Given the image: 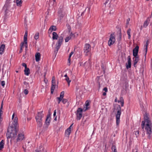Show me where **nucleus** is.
Instances as JSON below:
<instances>
[{"label":"nucleus","mask_w":152,"mask_h":152,"mask_svg":"<svg viewBox=\"0 0 152 152\" xmlns=\"http://www.w3.org/2000/svg\"><path fill=\"white\" fill-rule=\"evenodd\" d=\"M149 115L145 113L144 117V121L142 122L141 127L142 129L145 127L146 134L148 135V138L150 139L152 134V124L150 120Z\"/></svg>","instance_id":"f257e3e1"},{"label":"nucleus","mask_w":152,"mask_h":152,"mask_svg":"<svg viewBox=\"0 0 152 152\" xmlns=\"http://www.w3.org/2000/svg\"><path fill=\"white\" fill-rule=\"evenodd\" d=\"M17 135L16 129L13 127H10L8 128L7 133V137L8 139L10 138H14Z\"/></svg>","instance_id":"f03ea898"},{"label":"nucleus","mask_w":152,"mask_h":152,"mask_svg":"<svg viewBox=\"0 0 152 152\" xmlns=\"http://www.w3.org/2000/svg\"><path fill=\"white\" fill-rule=\"evenodd\" d=\"M44 116V114L43 113V111H42L37 113L35 116L36 121L37 123L38 126L41 127L42 124V118Z\"/></svg>","instance_id":"7ed1b4c3"},{"label":"nucleus","mask_w":152,"mask_h":152,"mask_svg":"<svg viewBox=\"0 0 152 152\" xmlns=\"http://www.w3.org/2000/svg\"><path fill=\"white\" fill-rule=\"evenodd\" d=\"M117 109L118 110L117 113L115 114L116 119V125L118 126L120 122V117L121 114V108L119 105H118Z\"/></svg>","instance_id":"20e7f679"},{"label":"nucleus","mask_w":152,"mask_h":152,"mask_svg":"<svg viewBox=\"0 0 152 152\" xmlns=\"http://www.w3.org/2000/svg\"><path fill=\"white\" fill-rule=\"evenodd\" d=\"M115 41V35L114 34H111L110 36L109 40L108 41V44L109 46L113 45Z\"/></svg>","instance_id":"39448f33"},{"label":"nucleus","mask_w":152,"mask_h":152,"mask_svg":"<svg viewBox=\"0 0 152 152\" xmlns=\"http://www.w3.org/2000/svg\"><path fill=\"white\" fill-rule=\"evenodd\" d=\"M83 109L80 108H78L76 115H77V120H79L81 118L82 116V112Z\"/></svg>","instance_id":"423d86ee"},{"label":"nucleus","mask_w":152,"mask_h":152,"mask_svg":"<svg viewBox=\"0 0 152 152\" xmlns=\"http://www.w3.org/2000/svg\"><path fill=\"white\" fill-rule=\"evenodd\" d=\"M91 47L89 44H86L85 45L83 50L84 52L86 53V55H87V53L91 51Z\"/></svg>","instance_id":"0eeeda50"},{"label":"nucleus","mask_w":152,"mask_h":152,"mask_svg":"<svg viewBox=\"0 0 152 152\" xmlns=\"http://www.w3.org/2000/svg\"><path fill=\"white\" fill-rule=\"evenodd\" d=\"M150 17H148L145 20L144 22L143 26H141L140 27V29L141 30L142 28H146L148 25L151 20Z\"/></svg>","instance_id":"6e6552de"},{"label":"nucleus","mask_w":152,"mask_h":152,"mask_svg":"<svg viewBox=\"0 0 152 152\" xmlns=\"http://www.w3.org/2000/svg\"><path fill=\"white\" fill-rule=\"evenodd\" d=\"M24 135L23 133H19L17 136V141L20 142L25 139Z\"/></svg>","instance_id":"1a4fd4ad"},{"label":"nucleus","mask_w":152,"mask_h":152,"mask_svg":"<svg viewBox=\"0 0 152 152\" xmlns=\"http://www.w3.org/2000/svg\"><path fill=\"white\" fill-rule=\"evenodd\" d=\"M27 31H26L25 32L24 37V40L25 43V47L26 49L25 50L26 51L27 50L28 48V44H27Z\"/></svg>","instance_id":"9d476101"},{"label":"nucleus","mask_w":152,"mask_h":152,"mask_svg":"<svg viewBox=\"0 0 152 152\" xmlns=\"http://www.w3.org/2000/svg\"><path fill=\"white\" fill-rule=\"evenodd\" d=\"M18 125V118L17 117H15L12 123V127H13L15 129H16Z\"/></svg>","instance_id":"9b49d317"},{"label":"nucleus","mask_w":152,"mask_h":152,"mask_svg":"<svg viewBox=\"0 0 152 152\" xmlns=\"http://www.w3.org/2000/svg\"><path fill=\"white\" fill-rule=\"evenodd\" d=\"M139 47L138 46H137L133 50V55L134 56H138V53L139 51Z\"/></svg>","instance_id":"f8f14e48"},{"label":"nucleus","mask_w":152,"mask_h":152,"mask_svg":"<svg viewBox=\"0 0 152 152\" xmlns=\"http://www.w3.org/2000/svg\"><path fill=\"white\" fill-rule=\"evenodd\" d=\"M35 152H47V151L42 145H41L39 148L35 151Z\"/></svg>","instance_id":"ddd939ff"},{"label":"nucleus","mask_w":152,"mask_h":152,"mask_svg":"<svg viewBox=\"0 0 152 152\" xmlns=\"http://www.w3.org/2000/svg\"><path fill=\"white\" fill-rule=\"evenodd\" d=\"M128 63L126 64V66L127 69L130 68L131 67V58L130 56L128 57Z\"/></svg>","instance_id":"4468645a"},{"label":"nucleus","mask_w":152,"mask_h":152,"mask_svg":"<svg viewBox=\"0 0 152 152\" xmlns=\"http://www.w3.org/2000/svg\"><path fill=\"white\" fill-rule=\"evenodd\" d=\"M73 124H72L66 130L65 132V134L66 136L67 137H69V135H70L71 133V127L72 125Z\"/></svg>","instance_id":"2eb2a0df"},{"label":"nucleus","mask_w":152,"mask_h":152,"mask_svg":"<svg viewBox=\"0 0 152 152\" xmlns=\"http://www.w3.org/2000/svg\"><path fill=\"white\" fill-rule=\"evenodd\" d=\"M64 15L65 13L63 12L62 9H59L58 12V15L61 18H63L64 17Z\"/></svg>","instance_id":"dca6fc26"},{"label":"nucleus","mask_w":152,"mask_h":152,"mask_svg":"<svg viewBox=\"0 0 152 152\" xmlns=\"http://www.w3.org/2000/svg\"><path fill=\"white\" fill-rule=\"evenodd\" d=\"M40 54L39 53H37L35 55V60L37 62L39 61L40 59Z\"/></svg>","instance_id":"f3484780"},{"label":"nucleus","mask_w":152,"mask_h":152,"mask_svg":"<svg viewBox=\"0 0 152 152\" xmlns=\"http://www.w3.org/2000/svg\"><path fill=\"white\" fill-rule=\"evenodd\" d=\"M5 46L4 44H2L0 46V54H3L4 51Z\"/></svg>","instance_id":"a211bd4d"},{"label":"nucleus","mask_w":152,"mask_h":152,"mask_svg":"<svg viewBox=\"0 0 152 152\" xmlns=\"http://www.w3.org/2000/svg\"><path fill=\"white\" fill-rule=\"evenodd\" d=\"M52 39L53 40L57 39L58 37V36L56 32H53L52 34Z\"/></svg>","instance_id":"6ab92c4d"},{"label":"nucleus","mask_w":152,"mask_h":152,"mask_svg":"<svg viewBox=\"0 0 152 152\" xmlns=\"http://www.w3.org/2000/svg\"><path fill=\"white\" fill-rule=\"evenodd\" d=\"M61 44L57 43L56 44V50L54 51V53H56V54L58 53L59 49L60 48Z\"/></svg>","instance_id":"aec40b11"},{"label":"nucleus","mask_w":152,"mask_h":152,"mask_svg":"<svg viewBox=\"0 0 152 152\" xmlns=\"http://www.w3.org/2000/svg\"><path fill=\"white\" fill-rule=\"evenodd\" d=\"M4 140H2L0 142V150H1L4 148Z\"/></svg>","instance_id":"412c9836"},{"label":"nucleus","mask_w":152,"mask_h":152,"mask_svg":"<svg viewBox=\"0 0 152 152\" xmlns=\"http://www.w3.org/2000/svg\"><path fill=\"white\" fill-rule=\"evenodd\" d=\"M57 29L56 27L55 26H52L50 27L49 29V31L51 32L53 31H56Z\"/></svg>","instance_id":"4be33fe9"},{"label":"nucleus","mask_w":152,"mask_h":152,"mask_svg":"<svg viewBox=\"0 0 152 152\" xmlns=\"http://www.w3.org/2000/svg\"><path fill=\"white\" fill-rule=\"evenodd\" d=\"M149 42L148 40H147L146 41V43L145 45V56L147 54V50H148V43Z\"/></svg>","instance_id":"5701e85b"},{"label":"nucleus","mask_w":152,"mask_h":152,"mask_svg":"<svg viewBox=\"0 0 152 152\" xmlns=\"http://www.w3.org/2000/svg\"><path fill=\"white\" fill-rule=\"evenodd\" d=\"M25 74L27 75L28 76L30 74V72L29 69L28 68L25 69L24 70Z\"/></svg>","instance_id":"b1692460"},{"label":"nucleus","mask_w":152,"mask_h":152,"mask_svg":"<svg viewBox=\"0 0 152 152\" xmlns=\"http://www.w3.org/2000/svg\"><path fill=\"white\" fill-rule=\"evenodd\" d=\"M16 5L18 6L21 7L22 4L21 0H16Z\"/></svg>","instance_id":"393cba45"},{"label":"nucleus","mask_w":152,"mask_h":152,"mask_svg":"<svg viewBox=\"0 0 152 152\" xmlns=\"http://www.w3.org/2000/svg\"><path fill=\"white\" fill-rule=\"evenodd\" d=\"M50 116H48L47 117L46 121H45V123L46 124L48 125L49 124L50 122Z\"/></svg>","instance_id":"a878e982"},{"label":"nucleus","mask_w":152,"mask_h":152,"mask_svg":"<svg viewBox=\"0 0 152 152\" xmlns=\"http://www.w3.org/2000/svg\"><path fill=\"white\" fill-rule=\"evenodd\" d=\"M118 103L120 102L121 103V107H123L124 105V99L122 97H121L120 99V100L118 101Z\"/></svg>","instance_id":"bb28decb"},{"label":"nucleus","mask_w":152,"mask_h":152,"mask_svg":"<svg viewBox=\"0 0 152 152\" xmlns=\"http://www.w3.org/2000/svg\"><path fill=\"white\" fill-rule=\"evenodd\" d=\"M135 57V59L134 61V65L135 66V65L139 61V57L138 56H134Z\"/></svg>","instance_id":"cd10ccee"},{"label":"nucleus","mask_w":152,"mask_h":152,"mask_svg":"<svg viewBox=\"0 0 152 152\" xmlns=\"http://www.w3.org/2000/svg\"><path fill=\"white\" fill-rule=\"evenodd\" d=\"M56 86L55 84H52L51 88V93L53 94L54 92Z\"/></svg>","instance_id":"c85d7f7f"},{"label":"nucleus","mask_w":152,"mask_h":152,"mask_svg":"<svg viewBox=\"0 0 152 152\" xmlns=\"http://www.w3.org/2000/svg\"><path fill=\"white\" fill-rule=\"evenodd\" d=\"M63 40V37L62 36H60L59 37L58 40V43L62 44Z\"/></svg>","instance_id":"c756f323"},{"label":"nucleus","mask_w":152,"mask_h":152,"mask_svg":"<svg viewBox=\"0 0 152 152\" xmlns=\"http://www.w3.org/2000/svg\"><path fill=\"white\" fill-rule=\"evenodd\" d=\"M72 35H73V34L71 33V35H70L66 37L65 39V42H68L69 41V40L71 39Z\"/></svg>","instance_id":"7c9ffc66"},{"label":"nucleus","mask_w":152,"mask_h":152,"mask_svg":"<svg viewBox=\"0 0 152 152\" xmlns=\"http://www.w3.org/2000/svg\"><path fill=\"white\" fill-rule=\"evenodd\" d=\"M131 29L130 28H129L127 32V34L128 35V38L129 39H130L131 38Z\"/></svg>","instance_id":"2f4dec72"},{"label":"nucleus","mask_w":152,"mask_h":152,"mask_svg":"<svg viewBox=\"0 0 152 152\" xmlns=\"http://www.w3.org/2000/svg\"><path fill=\"white\" fill-rule=\"evenodd\" d=\"M86 108L84 110V111H85L87 110H88L89 108L88 107V106L89 105V102L88 100L86 101L85 103Z\"/></svg>","instance_id":"473e14b6"},{"label":"nucleus","mask_w":152,"mask_h":152,"mask_svg":"<svg viewBox=\"0 0 152 152\" xmlns=\"http://www.w3.org/2000/svg\"><path fill=\"white\" fill-rule=\"evenodd\" d=\"M112 151L111 152H117L116 148L115 145H113L111 148Z\"/></svg>","instance_id":"72a5a7b5"},{"label":"nucleus","mask_w":152,"mask_h":152,"mask_svg":"<svg viewBox=\"0 0 152 152\" xmlns=\"http://www.w3.org/2000/svg\"><path fill=\"white\" fill-rule=\"evenodd\" d=\"M25 44L24 42H22L21 43L20 45V53H21L23 50V48L24 45Z\"/></svg>","instance_id":"f704fd0d"},{"label":"nucleus","mask_w":152,"mask_h":152,"mask_svg":"<svg viewBox=\"0 0 152 152\" xmlns=\"http://www.w3.org/2000/svg\"><path fill=\"white\" fill-rule=\"evenodd\" d=\"M34 38L35 39L37 40L39 38V33H37L35 34L34 36Z\"/></svg>","instance_id":"c9c22d12"},{"label":"nucleus","mask_w":152,"mask_h":152,"mask_svg":"<svg viewBox=\"0 0 152 152\" xmlns=\"http://www.w3.org/2000/svg\"><path fill=\"white\" fill-rule=\"evenodd\" d=\"M52 84H55V77L53 76L52 77Z\"/></svg>","instance_id":"e433bc0d"},{"label":"nucleus","mask_w":152,"mask_h":152,"mask_svg":"<svg viewBox=\"0 0 152 152\" xmlns=\"http://www.w3.org/2000/svg\"><path fill=\"white\" fill-rule=\"evenodd\" d=\"M64 91H62L60 95V97L63 98L64 96Z\"/></svg>","instance_id":"4c0bfd02"},{"label":"nucleus","mask_w":152,"mask_h":152,"mask_svg":"<svg viewBox=\"0 0 152 152\" xmlns=\"http://www.w3.org/2000/svg\"><path fill=\"white\" fill-rule=\"evenodd\" d=\"M67 101L68 100L67 99L63 98L62 102L64 104H65L67 102Z\"/></svg>","instance_id":"58836bf2"},{"label":"nucleus","mask_w":152,"mask_h":152,"mask_svg":"<svg viewBox=\"0 0 152 152\" xmlns=\"http://www.w3.org/2000/svg\"><path fill=\"white\" fill-rule=\"evenodd\" d=\"M65 80L67 82V83L71 82V81L70 80H69V79L68 77L67 78H66Z\"/></svg>","instance_id":"ea45409f"},{"label":"nucleus","mask_w":152,"mask_h":152,"mask_svg":"<svg viewBox=\"0 0 152 152\" xmlns=\"http://www.w3.org/2000/svg\"><path fill=\"white\" fill-rule=\"evenodd\" d=\"M1 86L3 87H4V86L5 85V82L4 81H2L1 82Z\"/></svg>","instance_id":"a19ab883"},{"label":"nucleus","mask_w":152,"mask_h":152,"mask_svg":"<svg viewBox=\"0 0 152 152\" xmlns=\"http://www.w3.org/2000/svg\"><path fill=\"white\" fill-rule=\"evenodd\" d=\"M63 99V98L61 97H57L56 98V99H58V101H62Z\"/></svg>","instance_id":"79ce46f5"},{"label":"nucleus","mask_w":152,"mask_h":152,"mask_svg":"<svg viewBox=\"0 0 152 152\" xmlns=\"http://www.w3.org/2000/svg\"><path fill=\"white\" fill-rule=\"evenodd\" d=\"M28 90L26 89H25L24 91V93L26 95L28 93Z\"/></svg>","instance_id":"37998d69"},{"label":"nucleus","mask_w":152,"mask_h":152,"mask_svg":"<svg viewBox=\"0 0 152 152\" xmlns=\"http://www.w3.org/2000/svg\"><path fill=\"white\" fill-rule=\"evenodd\" d=\"M22 66L25 67V69L27 68L26 64L25 63H23L22 64Z\"/></svg>","instance_id":"c03bdc74"},{"label":"nucleus","mask_w":152,"mask_h":152,"mask_svg":"<svg viewBox=\"0 0 152 152\" xmlns=\"http://www.w3.org/2000/svg\"><path fill=\"white\" fill-rule=\"evenodd\" d=\"M110 1H109V0H106L105 2L104 3V4L105 5H106V4H108V3H110Z\"/></svg>","instance_id":"a18cd8bd"},{"label":"nucleus","mask_w":152,"mask_h":152,"mask_svg":"<svg viewBox=\"0 0 152 152\" xmlns=\"http://www.w3.org/2000/svg\"><path fill=\"white\" fill-rule=\"evenodd\" d=\"M103 91H105V92H107L108 91L107 88V87L104 88L103 90Z\"/></svg>","instance_id":"49530a36"},{"label":"nucleus","mask_w":152,"mask_h":152,"mask_svg":"<svg viewBox=\"0 0 152 152\" xmlns=\"http://www.w3.org/2000/svg\"><path fill=\"white\" fill-rule=\"evenodd\" d=\"M74 53V52L73 51H72L70 53V54L69 57V58H71L72 55H73Z\"/></svg>","instance_id":"de8ad7c7"},{"label":"nucleus","mask_w":152,"mask_h":152,"mask_svg":"<svg viewBox=\"0 0 152 152\" xmlns=\"http://www.w3.org/2000/svg\"><path fill=\"white\" fill-rule=\"evenodd\" d=\"M3 101H2L1 106V109H3Z\"/></svg>","instance_id":"09e8293b"},{"label":"nucleus","mask_w":152,"mask_h":152,"mask_svg":"<svg viewBox=\"0 0 152 152\" xmlns=\"http://www.w3.org/2000/svg\"><path fill=\"white\" fill-rule=\"evenodd\" d=\"M129 21H130V19L129 18H128V19H127V20H126V24L127 25H128L129 24Z\"/></svg>","instance_id":"8fccbe9b"},{"label":"nucleus","mask_w":152,"mask_h":152,"mask_svg":"<svg viewBox=\"0 0 152 152\" xmlns=\"http://www.w3.org/2000/svg\"><path fill=\"white\" fill-rule=\"evenodd\" d=\"M2 110L3 109H1L0 108V116H1V115L2 114V113H3V111H2Z\"/></svg>","instance_id":"3c124183"},{"label":"nucleus","mask_w":152,"mask_h":152,"mask_svg":"<svg viewBox=\"0 0 152 152\" xmlns=\"http://www.w3.org/2000/svg\"><path fill=\"white\" fill-rule=\"evenodd\" d=\"M24 84L25 85H26V86H29V85H28V83H27L26 82V81H24Z\"/></svg>","instance_id":"603ef678"},{"label":"nucleus","mask_w":152,"mask_h":152,"mask_svg":"<svg viewBox=\"0 0 152 152\" xmlns=\"http://www.w3.org/2000/svg\"><path fill=\"white\" fill-rule=\"evenodd\" d=\"M6 5H4V6L3 7V9L5 10V12H6L7 11V9L6 8Z\"/></svg>","instance_id":"864d4df0"},{"label":"nucleus","mask_w":152,"mask_h":152,"mask_svg":"<svg viewBox=\"0 0 152 152\" xmlns=\"http://www.w3.org/2000/svg\"><path fill=\"white\" fill-rule=\"evenodd\" d=\"M56 110H55L54 111V113H53V116H55L56 114Z\"/></svg>","instance_id":"5fc2aeb1"},{"label":"nucleus","mask_w":152,"mask_h":152,"mask_svg":"<svg viewBox=\"0 0 152 152\" xmlns=\"http://www.w3.org/2000/svg\"><path fill=\"white\" fill-rule=\"evenodd\" d=\"M14 116H15V113H14L12 115V119H13L15 118H14Z\"/></svg>","instance_id":"6e6d98bb"},{"label":"nucleus","mask_w":152,"mask_h":152,"mask_svg":"<svg viewBox=\"0 0 152 152\" xmlns=\"http://www.w3.org/2000/svg\"><path fill=\"white\" fill-rule=\"evenodd\" d=\"M102 95L103 96H105L106 95V92H104L103 93Z\"/></svg>","instance_id":"4d7b16f0"},{"label":"nucleus","mask_w":152,"mask_h":152,"mask_svg":"<svg viewBox=\"0 0 152 152\" xmlns=\"http://www.w3.org/2000/svg\"><path fill=\"white\" fill-rule=\"evenodd\" d=\"M3 118L1 117V116H0V121L2 122V121Z\"/></svg>","instance_id":"13d9d810"},{"label":"nucleus","mask_w":152,"mask_h":152,"mask_svg":"<svg viewBox=\"0 0 152 152\" xmlns=\"http://www.w3.org/2000/svg\"><path fill=\"white\" fill-rule=\"evenodd\" d=\"M70 58H69H69L68 59V62L70 63Z\"/></svg>","instance_id":"bf43d9fd"},{"label":"nucleus","mask_w":152,"mask_h":152,"mask_svg":"<svg viewBox=\"0 0 152 152\" xmlns=\"http://www.w3.org/2000/svg\"><path fill=\"white\" fill-rule=\"evenodd\" d=\"M64 77H66V78H67L68 77V76H67V74H66L64 76Z\"/></svg>","instance_id":"052dcab7"},{"label":"nucleus","mask_w":152,"mask_h":152,"mask_svg":"<svg viewBox=\"0 0 152 152\" xmlns=\"http://www.w3.org/2000/svg\"><path fill=\"white\" fill-rule=\"evenodd\" d=\"M61 101H58V104H59Z\"/></svg>","instance_id":"680f3d73"},{"label":"nucleus","mask_w":152,"mask_h":152,"mask_svg":"<svg viewBox=\"0 0 152 152\" xmlns=\"http://www.w3.org/2000/svg\"><path fill=\"white\" fill-rule=\"evenodd\" d=\"M115 102H117V99H115Z\"/></svg>","instance_id":"e2e57ef3"},{"label":"nucleus","mask_w":152,"mask_h":152,"mask_svg":"<svg viewBox=\"0 0 152 152\" xmlns=\"http://www.w3.org/2000/svg\"><path fill=\"white\" fill-rule=\"evenodd\" d=\"M2 124L1 122L0 121V125H1Z\"/></svg>","instance_id":"0e129e2a"},{"label":"nucleus","mask_w":152,"mask_h":152,"mask_svg":"<svg viewBox=\"0 0 152 152\" xmlns=\"http://www.w3.org/2000/svg\"><path fill=\"white\" fill-rule=\"evenodd\" d=\"M53 2L54 3L56 2V0H53Z\"/></svg>","instance_id":"69168bd1"},{"label":"nucleus","mask_w":152,"mask_h":152,"mask_svg":"<svg viewBox=\"0 0 152 152\" xmlns=\"http://www.w3.org/2000/svg\"><path fill=\"white\" fill-rule=\"evenodd\" d=\"M70 83H68V86H69Z\"/></svg>","instance_id":"338daca9"},{"label":"nucleus","mask_w":152,"mask_h":152,"mask_svg":"<svg viewBox=\"0 0 152 152\" xmlns=\"http://www.w3.org/2000/svg\"><path fill=\"white\" fill-rule=\"evenodd\" d=\"M56 118L55 119V120H56Z\"/></svg>","instance_id":"774afa93"}]
</instances>
